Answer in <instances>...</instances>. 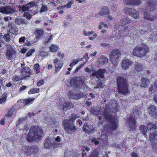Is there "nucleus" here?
<instances>
[{
    "label": "nucleus",
    "mask_w": 157,
    "mask_h": 157,
    "mask_svg": "<svg viewBox=\"0 0 157 157\" xmlns=\"http://www.w3.org/2000/svg\"><path fill=\"white\" fill-rule=\"evenodd\" d=\"M44 134L43 131L40 127L34 125L30 128L26 139L29 142L39 141L41 140Z\"/></svg>",
    "instance_id": "f257e3e1"
},
{
    "label": "nucleus",
    "mask_w": 157,
    "mask_h": 157,
    "mask_svg": "<svg viewBox=\"0 0 157 157\" xmlns=\"http://www.w3.org/2000/svg\"><path fill=\"white\" fill-rule=\"evenodd\" d=\"M77 118L76 115L72 113L70 115L69 119H64L63 120L62 125L65 131L67 133L71 134L76 131L77 128L74 122Z\"/></svg>",
    "instance_id": "f03ea898"
},
{
    "label": "nucleus",
    "mask_w": 157,
    "mask_h": 157,
    "mask_svg": "<svg viewBox=\"0 0 157 157\" xmlns=\"http://www.w3.org/2000/svg\"><path fill=\"white\" fill-rule=\"evenodd\" d=\"M117 90L121 95H127L129 93L128 79L126 76H119L117 78Z\"/></svg>",
    "instance_id": "7ed1b4c3"
},
{
    "label": "nucleus",
    "mask_w": 157,
    "mask_h": 157,
    "mask_svg": "<svg viewBox=\"0 0 157 157\" xmlns=\"http://www.w3.org/2000/svg\"><path fill=\"white\" fill-rule=\"evenodd\" d=\"M104 115L105 119L108 123V128L111 131L116 130L119 126L118 120L108 112H105Z\"/></svg>",
    "instance_id": "20e7f679"
},
{
    "label": "nucleus",
    "mask_w": 157,
    "mask_h": 157,
    "mask_svg": "<svg viewBox=\"0 0 157 157\" xmlns=\"http://www.w3.org/2000/svg\"><path fill=\"white\" fill-rule=\"evenodd\" d=\"M149 52V48L147 45L142 43L133 49L132 54L133 56L140 57L145 56Z\"/></svg>",
    "instance_id": "39448f33"
},
{
    "label": "nucleus",
    "mask_w": 157,
    "mask_h": 157,
    "mask_svg": "<svg viewBox=\"0 0 157 157\" xmlns=\"http://www.w3.org/2000/svg\"><path fill=\"white\" fill-rule=\"evenodd\" d=\"M53 138L47 137L44 140V146L45 148L48 149L60 147L61 146V143H58L53 140Z\"/></svg>",
    "instance_id": "423d86ee"
},
{
    "label": "nucleus",
    "mask_w": 157,
    "mask_h": 157,
    "mask_svg": "<svg viewBox=\"0 0 157 157\" xmlns=\"http://www.w3.org/2000/svg\"><path fill=\"white\" fill-rule=\"evenodd\" d=\"M121 55V51L118 49H113L111 51L109 54V58L114 66H117L118 59Z\"/></svg>",
    "instance_id": "0eeeda50"
},
{
    "label": "nucleus",
    "mask_w": 157,
    "mask_h": 157,
    "mask_svg": "<svg viewBox=\"0 0 157 157\" xmlns=\"http://www.w3.org/2000/svg\"><path fill=\"white\" fill-rule=\"evenodd\" d=\"M22 150L25 154L27 155H30L32 154H36L39 151L37 146L32 145L30 146H24L22 148Z\"/></svg>",
    "instance_id": "6e6552de"
},
{
    "label": "nucleus",
    "mask_w": 157,
    "mask_h": 157,
    "mask_svg": "<svg viewBox=\"0 0 157 157\" xmlns=\"http://www.w3.org/2000/svg\"><path fill=\"white\" fill-rule=\"evenodd\" d=\"M150 27L149 28H147L146 26H143L141 29H140L136 30V31L134 32V34L135 36H137L138 35L140 34V35H144L146 36L147 37H149L148 34L149 33L151 32V29H150Z\"/></svg>",
    "instance_id": "1a4fd4ad"
},
{
    "label": "nucleus",
    "mask_w": 157,
    "mask_h": 157,
    "mask_svg": "<svg viewBox=\"0 0 157 157\" xmlns=\"http://www.w3.org/2000/svg\"><path fill=\"white\" fill-rule=\"evenodd\" d=\"M84 82V80L79 77L73 78L70 81L71 85L76 88H78L80 85H83Z\"/></svg>",
    "instance_id": "9d476101"
},
{
    "label": "nucleus",
    "mask_w": 157,
    "mask_h": 157,
    "mask_svg": "<svg viewBox=\"0 0 157 157\" xmlns=\"http://www.w3.org/2000/svg\"><path fill=\"white\" fill-rule=\"evenodd\" d=\"M150 116L157 119V108L154 105H151L147 109Z\"/></svg>",
    "instance_id": "9b49d317"
},
{
    "label": "nucleus",
    "mask_w": 157,
    "mask_h": 157,
    "mask_svg": "<svg viewBox=\"0 0 157 157\" xmlns=\"http://www.w3.org/2000/svg\"><path fill=\"white\" fill-rule=\"evenodd\" d=\"M84 94L81 92H78L76 93L71 91L68 93V96L70 98H72L76 100H78L84 96Z\"/></svg>",
    "instance_id": "f8f14e48"
},
{
    "label": "nucleus",
    "mask_w": 157,
    "mask_h": 157,
    "mask_svg": "<svg viewBox=\"0 0 157 157\" xmlns=\"http://www.w3.org/2000/svg\"><path fill=\"white\" fill-rule=\"evenodd\" d=\"M53 63L55 65V70L54 73L56 74L62 68L63 63V61L59 60L57 58H56L53 60Z\"/></svg>",
    "instance_id": "ddd939ff"
},
{
    "label": "nucleus",
    "mask_w": 157,
    "mask_h": 157,
    "mask_svg": "<svg viewBox=\"0 0 157 157\" xmlns=\"http://www.w3.org/2000/svg\"><path fill=\"white\" fill-rule=\"evenodd\" d=\"M83 130L84 132L89 134L93 133L95 131L93 125L89 124L88 122H85L84 124Z\"/></svg>",
    "instance_id": "4468645a"
},
{
    "label": "nucleus",
    "mask_w": 157,
    "mask_h": 157,
    "mask_svg": "<svg viewBox=\"0 0 157 157\" xmlns=\"http://www.w3.org/2000/svg\"><path fill=\"white\" fill-rule=\"evenodd\" d=\"M128 118V121L129 124V127L131 129L134 128L136 125V116L133 115L132 113Z\"/></svg>",
    "instance_id": "2eb2a0df"
},
{
    "label": "nucleus",
    "mask_w": 157,
    "mask_h": 157,
    "mask_svg": "<svg viewBox=\"0 0 157 157\" xmlns=\"http://www.w3.org/2000/svg\"><path fill=\"white\" fill-rule=\"evenodd\" d=\"M133 63V62L132 61L128 59H125L122 61L121 66L124 70H127Z\"/></svg>",
    "instance_id": "dca6fc26"
},
{
    "label": "nucleus",
    "mask_w": 157,
    "mask_h": 157,
    "mask_svg": "<svg viewBox=\"0 0 157 157\" xmlns=\"http://www.w3.org/2000/svg\"><path fill=\"white\" fill-rule=\"evenodd\" d=\"M15 53V52L12 48L7 49L5 53L6 58L9 60L12 59L13 56Z\"/></svg>",
    "instance_id": "f3484780"
},
{
    "label": "nucleus",
    "mask_w": 157,
    "mask_h": 157,
    "mask_svg": "<svg viewBox=\"0 0 157 157\" xmlns=\"http://www.w3.org/2000/svg\"><path fill=\"white\" fill-rule=\"evenodd\" d=\"M147 6L150 9H155L157 5V0H148L146 2Z\"/></svg>",
    "instance_id": "a211bd4d"
},
{
    "label": "nucleus",
    "mask_w": 157,
    "mask_h": 157,
    "mask_svg": "<svg viewBox=\"0 0 157 157\" xmlns=\"http://www.w3.org/2000/svg\"><path fill=\"white\" fill-rule=\"evenodd\" d=\"M134 66V71L135 73L143 71L144 69L143 65L140 63L135 62Z\"/></svg>",
    "instance_id": "6ab92c4d"
},
{
    "label": "nucleus",
    "mask_w": 157,
    "mask_h": 157,
    "mask_svg": "<svg viewBox=\"0 0 157 157\" xmlns=\"http://www.w3.org/2000/svg\"><path fill=\"white\" fill-rule=\"evenodd\" d=\"M74 107L73 104L71 101H65L63 105L62 109L63 111H66L67 109H70Z\"/></svg>",
    "instance_id": "aec40b11"
},
{
    "label": "nucleus",
    "mask_w": 157,
    "mask_h": 157,
    "mask_svg": "<svg viewBox=\"0 0 157 157\" xmlns=\"http://www.w3.org/2000/svg\"><path fill=\"white\" fill-rule=\"evenodd\" d=\"M10 32L13 34L17 33L18 29L16 26L12 23H10L8 25Z\"/></svg>",
    "instance_id": "412c9836"
},
{
    "label": "nucleus",
    "mask_w": 157,
    "mask_h": 157,
    "mask_svg": "<svg viewBox=\"0 0 157 157\" xmlns=\"http://www.w3.org/2000/svg\"><path fill=\"white\" fill-rule=\"evenodd\" d=\"M34 34L36 35V39L39 40L44 35V31L42 29H35Z\"/></svg>",
    "instance_id": "4be33fe9"
},
{
    "label": "nucleus",
    "mask_w": 157,
    "mask_h": 157,
    "mask_svg": "<svg viewBox=\"0 0 157 157\" xmlns=\"http://www.w3.org/2000/svg\"><path fill=\"white\" fill-rule=\"evenodd\" d=\"M141 81L140 86L142 88H147L149 84V80L146 78L142 77L141 78Z\"/></svg>",
    "instance_id": "5701e85b"
},
{
    "label": "nucleus",
    "mask_w": 157,
    "mask_h": 157,
    "mask_svg": "<svg viewBox=\"0 0 157 157\" xmlns=\"http://www.w3.org/2000/svg\"><path fill=\"white\" fill-rule=\"evenodd\" d=\"M109 13V8L106 6L101 9L100 12L97 13V16L100 15L101 16L104 15L108 14Z\"/></svg>",
    "instance_id": "b1692460"
},
{
    "label": "nucleus",
    "mask_w": 157,
    "mask_h": 157,
    "mask_svg": "<svg viewBox=\"0 0 157 157\" xmlns=\"http://www.w3.org/2000/svg\"><path fill=\"white\" fill-rule=\"evenodd\" d=\"M153 29H151V32L149 33L148 35L149 37V40L151 41H157V33L154 34L153 32Z\"/></svg>",
    "instance_id": "393cba45"
},
{
    "label": "nucleus",
    "mask_w": 157,
    "mask_h": 157,
    "mask_svg": "<svg viewBox=\"0 0 157 157\" xmlns=\"http://www.w3.org/2000/svg\"><path fill=\"white\" fill-rule=\"evenodd\" d=\"M98 62L101 65H104L108 63V58L104 56H101L98 59Z\"/></svg>",
    "instance_id": "a878e982"
},
{
    "label": "nucleus",
    "mask_w": 157,
    "mask_h": 157,
    "mask_svg": "<svg viewBox=\"0 0 157 157\" xmlns=\"http://www.w3.org/2000/svg\"><path fill=\"white\" fill-rule=\"evenodd\" d=\"M130 19L128 17H123L121 20L120 23L122 26H124L126 24L130 23Z\"/></svg>",
    "instance_id": "bb28decb"
},
{
    "label": "nucleus",
    "mask_w": 157,
    "mask_h": 157,
    "mask_svg": "<svg viewBox=\"0 0 157 157\" xmlns=\"http://www.w3.org/2000/svg\"><path fill=\"white\" fill-rule=\"evenodd\" d=\"M103 74V70L101 69H99L98 71L93 73L92 75L93 76H96V77L103 78L104 77Z\"/></svg>",
    "instance_id": "cd10ccee"
},
{
    "label": "nucleus",
    "mask_w": 157,
    "mask_h": 157,
    "mask_svg": "<svg viewBox=\"0 0 157 157\" xmlns=\"http://www.w3.org/2000/svg\"><path fill=\"white\" fill-rule=\"evenodd\" d=\"M144 17L145 19L151 21H154L156 18L155 16L151 15L150 14L146 12H144Z\"/></svg>",
    "instance_id": "c85d7f7f"
},
{
    "label": "nucleus",
    "mask_w": 157,
    "mask_h": 157,
    "mask_svg": "<svg viewBox=\"0 0 157 157\" xmlns=\"http://www.w3.org/2000/svg\"><path fill=\"white\" fill-rule=\"evenodd\" d=\"M147 129L152 131L154 130L157 128L156 125L155 124H152L151 122L149 123L147 125Z\"/></svg>",
    "instance_id": "c756f323"
},
{
    "label": "nucleus",
    "mask_w": 157,
    "mask_h": 157,
    "mask_svg": "<svg viewBox=\"0 0 157 157\" xmlns=\"http://www.w3.org/2000/svg\"><path fill=\"white\" fill-rule=\"evenodd\" d=\"M149 138L151 142L153 143L155 140L157 139V131L151 133L150 135Z\"/></svg>",
    "instance_id": "7c9ffc66"
},
{
    "label": "nucleus",
    "mask_w": 157,
    "mask_h": 157,
    "mask_svg": "<svg viewBox=\"0 0 157 157\" xmlns=\"http://www.w3.org/2000/svg\"><path fill=\"white\" fill-rule=\"evenodd\" d=\"M124 11L125 14L131 15L133 12H135V10L132 8L125 7L124 9Z\"/></svg>",
    "instance_id": "2f4dec72"
},
{
    "label": "nucleus",
    "mask_w": 157,
    "mask_h": 157,
    "mask_svg": "<svg viewBox=\"0 0 157 157\" xmlns=\"http://www.w3.org/2000/svg\"><path fill=\"white\" fill-rule=\"evenodd\" d=\"M7 97V94L4 93L2 96L1 98H0V104H4L6 101V98Z\"/></svg>",
    "instance_id": "473e14b6"
},
{
    "label": "nucleus",
    "mask_w": 157,
    "mask_h": 157,
    "mask_svg": "<svg viewBox=\"0 0 157 157\" xmlns=\"http://www.w3.org/2000/svg\"><path fill=\"white\" fill-rule=\"evenodd\" d=\"M59 48V47L57 45L54 44H52L49 48L50 51L52 52H56Z\"/></svg>",
    "instance_id": "72a5a7b5"
},
{
    "label": "nucleus",
    "mask_w": 157,
    "mask_h": 157,
    "mask_svg": "<svg viewBox=\"0 0 157 157\" xmlns=\"http://www.w3.org/2000/svg\"><path fill=\"white\" fill-rule=\"evenodd\" d=\"M139 130L144 135V136L146 137L147 136L146 133L147 132V129L145 125H140V127H139Z\"/></svg>",
    "instance_id": "f704fd0d"
},
{
    "label": "nucleus",
    "mask_w": 157,
    "mask_h": 157,
    "mask_svg": "<svg viewBox=\"0 0 157 157\" xmlns=\"http://www.w3.org/2000/svg\"><path fill=\"white\" fill-rule=\"evenodd\" d=\"M15 23L18 25L25 24L27 23L26 21L22 18H17L15 20Z\"/></svg>",
    "instance_id": "c9c22d12"
},
{
    "label": "nucleus",
    "mask_w": 157,
    "mask_h": 157,
    "mask_svg": "<svg viewBox=\"0 0 157 157\" xmlns=\"http://www.w3.org/2000/svg\"><path fill=\"white\" fill-rule=\"evenodd\" d=\"M35 99V98H31L26 99H24L23 100V103L25 105H27L29 104H31Z\"/></svg>",
    "instance_id": "e433bc0d"
},
{
    "label": "nucleus",
    "mask_w": 157,
    "mask_h": 157,
    "mask_svg": "<svg viewBox=\"0 0 157 157\" xmlns=\"http://www.w3.org/2000/svg\"><path fill=\"white\" fill-rule=\"evenodd\" d=\"M40 92V89L39 88H33L31 89L28 91L29 94H32L37 93Z\"/></svg>",
    "instance_id": "4c0bfd02"
},
{
    "label": "nucleus",
    "mask_w": 157,
    "mask_h": 157,
    "mask_svg": "<svg viewBox=\"0 0 157 157\" xmlns=\"http://www.w3.org/2000/svg\"><path fill=\"white\" fill-rule=\"evenodd\" d=\"M15 111V109L13 107L9 108L7 111V113L6 114L9 117H11L13 115V113Z\"/></svg>",
    "instance_id": "58836bf2"
},
{
    "label": "nucleus",
    "mask_w": 157,
    "mask_h": 157,
    "mask_svg": "<svg viewBox=\"0 0 157 157\" xmlns=\"http://www.w3.org/2000/svg\"><path fill=\"white\" fill-rule=\"evenodd\" d=\"M29 4H26L25 5H23V6H19V10L22 12L28 11L29 9Z\"/></svg>",
    "instance_id": "ea45409f"
},
{
    "label": "nucleus",
    "mask_w": 157,
    "mask_h": 157,
    "mask_svg": "<svg viewBox=\"0 0 157 157\" xmlns=\"http://www.w3.org/2000/svg\"><path fill=\"white\" fill-rule=\"evenodd\" d=\"M40 68V66L38 63L36 64L34 66L33 69L35 71V73L36 74H38L39 73Z\"/></svg>",
    "instance_id": "a19ab883"
},
{
    "label": "nucleus",
    "mask_w": 157,
    "mask_h": 157,
    "mask_svg": "<svg viewBox=\"0 0 157 157\" xmlns=\"http://www.w3.org/2000/svg\"><path fill=\"white\" fill-rule=\"evenodd\" d=\"M22 79L20 77L17 75L13 76L12 78V80L13 82H19Z\"/></svg>",
    "instance_id": "79ce46f5"
},
{
    "label": "nucleus",
    "mask_w": 157,
    "mask_h": 157,
    "mask_svg": "<svg viewBox=\"0 0 157 157\" xmlns=\"http://www.w3.org/2000/svg\"><path fill=\"white\" fill-rule=\"evenodd\" d=\"M133 112L134 113H136L137 115H139L140 114V112L139 107H134L133 109Z\"/></svg>",
    "instance_id": "37998d69"
},
{
    "label": "nucleus",
    "mask_w": 157,
    "mask_h": 157,
    "mask_svg": "<svg viewBox=\"0 0 157 157\" xmlns=\"http://www.w3.org/2000/svg\"><path fill=\"white\" fill-rule=\"evenodd\" d=\"M23 17H25L28 20H30L32 17L30 14L28 12H25L24 13Z\"/></svg>",
    "instance_id": "c03bdc74"
},
{
    "label": "nucleus",
    "mask_w": 157,
    "mask_h": 157,
    "mask_svg": "<svg viewBox=\"0 0 157 157\" xmlns=\"http://www.w3.org/2000/svg\"><path fill=\"white\" fill-rule=\"evenodd\" d=\"M142 3L140 0H132V5L133 6L139 5Z\"/></svg>",
    "instance_id": "a18cd8bd"
},
{
    "label": "nucleus",
    "mask_w": 157,
    "mask_h": 157,
    "mask_svg": "<svg viewBox=\"0 0 157 157\" xmlns=\"http://www.w3.org/2000/svg\"><path fill=\"white\" fill-rule=\"evenodd\" d=\"M131 16L135 19H137L139 17V12L135 10V12L133 11Z\"/></svg>",
    "instance_id": "49530a36"
},
{
    "label": "nucleus",
    "mask_w": 157,
    "mask_h": 157,
    "mask_svg": "<svg viewBox=\"0 0 157 157\" xmlns=\"http://www.w3.org/2000/svg\"><path fill=\"white\" fill-rule=\"evenodd\" d=\"M99 153L98 152L96 151H93L90 154L89 157H98Z\"/></svg>",
    "instance_id": "de8ad7c7"
},
{
    "label": "nucleus",
    "mask_w": 157,
    "mask_h": 157,
    "mask_svg": "<svg viewBox=\"0 0 157 157\" xmlns=\"http://www.w3.org/2000/svg\"><path fill=\"white\" fill-rule=\"evenodd\" d=\"M3 38L4 39L5 41L7 42H9L11 40L10 35L9 34H5Z\"/></svg>",
    "instance_id": "09e8293b"
},
{
    "label": "nucleus",
    "mask_w": 157,
    "mask_h": 157,
    "mask_svg": "<svg viewBox=\"0 0 157 157\" xmlns=\"http://www.w3.org/2000/svg\"><path fill=\"white\" fill-rule=\"evenodd\" d=\"M94 33V31H91L88 32H87L85 29L83 31V34L84 36H89L90 35L93 34Z\"/></svg>",
    "instance_id": "8fccbe9b"
},
{
    "label": "nucleus",
    "mask_w": 157,
    "mask_h": 157,
    "mask_svg": "<svg viewBox=\"0 0 157 157\" xmlns=\"http://www.w3.org/2000/svg\"><path fill=\"white\" fill-rule=\"evenodd\" d=\"M44 84V81L43 79L39 80L36 83V85L37 86L40 87L42 86Z\"/></svg>",
    "instance_id": "3c124183"
},
{
    "label": "nucleus",
    "mask_w": 157,
    "mask_h": 157,
    "mask_svg": "<svg viewBox=\"0 0 157 157\" xmlns=\"http://www.w3.org/2000/svg\"><path fill=\"white\" fill-rule=\"evenodd\" d=\"M48 10V7L46 6L43 5L41 7L40 12H43L46 11Z\"/></svg>",
    "instance_id": "603ef678"
},
{
    "label": "nucleus",
    "mask_w": 157,
    "mask_h": 157,
    "mask_svg": "<svg viewBox=\"0 0 157 157\" xmlns=\"http://www.w3.org/2000/svg\"><path fill=\"white\" fill-rule=\"evenodd\" d=\"M7 9L6 7H2L0 8V12L3 13H6L8 14V13L7 12Z\"/></svg>",
    "instance_id": "864d4df0"
},
{
    "label": "nucleus",
    "mask_w": 157,
    "mask_h": 157,
    "mask_svg": "<svg viewBox=\"0 0 157 157\" xmlns=\"http://www.w3.org/2000/svg\"><path fill=\"white\" fill-rule=\"evenodd\" d=\"M72 60L74 61L71 62L69 65L71 67L74 66L75 65L77 64L80 61V60L79 59H73Z\"/></svg>",
    "instance_id": "5fc2aeb1"
},
{
    "label": "nucleus",
    "mask_w": 157,
    "mask_h": 157,
    "mask_svg": "<svg viewBox=\"0 0 157 157\" xmlns=\"http://www.w3.org/2000/svg\"><path fill=\"white\" fill-rule=\"evenodd\" d=\"M35 50L34 49H30L26 54V57H29L34 52Z\"/></svg>",
    "instance_id": "6e6d98bb"
},
{
    "label": "nucleus",
    "mask_w": 157,
    "mask_h": 157,
    "mask_svg": "<svg viewBox=\"0 0 157 157\" xmlns=\"http://www.w3.org/2000/svg\"><path fill=\"white\" fill-rule=\"evenodd\" d=\"M104 84L101 82H98L97 83L96 87L97 88H103L104 87Z\"/></svg>",
    "instance_id": "4d7b16f0"
},
{
    "label": "nucleus",
    "mask_w": 157,
    "mask_h": 157,
    "mask_svg": "<svg viewBox=\"0 0 157 157\" xmlns=\"http://www.w3.org/2000/svg\"><path fill=\"white\" fill-rule=\"evenodd\" d=\"M65 7L64 5L61 6H59L57 7V9L59 10V12L60 13H63V9Z\"/></svg>",
    "instance_id": "13d9d810"
},
{
    "label": "nucleus",
    "mask_w": 157,
    "mask_h": 157,
    "mask_svg": "<svg viewBox=\"0 0 157 157\" xmlns=\"http://www.w3.org/2000/svg\"><path fill=\"white\" fill-rule=\"evenodd\" d=\"M74 0H72L69 2L67 4L64 5V6L65 7H67V8H70L71 7V5L73 4Z\"/></svg>",
    "instance_id": "bf43d9fd"
},
{
    "label": "nucleus",
    "mask_w": 157,
    "mask_h": 157,
    "mask_svg": "<svg viewBox=\"0 0 157 157\" xmlns=\"http://www.w3.org/2000/svg\"><path fill=\"white\" fill-rule=\"evenodd\" d=\"M27 4H29V9L31 7L34 6L36 5L35 3L33 1Z\"/></svg>",
    "instance_id": "052dcab7"
},
{
    "label": "nucleus",
    "mask_w": 157,
    "mask_h": 157,
    "mask_svg": "<svg viewBox=\"0 0 157 157\" xmlns=\"http://www.w3.org/2000/svg\"><path fill=\"white\" fill-rule=\"evenodd\" d=\"M124 3L127 5H132V0H123Z\"/></svg>",
    "instance_id": "680f3d73"
},
{
    "label": "nucleus",
    "mask_w": 157,
    "mask_h": 157,
    "mask_svg": "<svg viewBox=\"0 0 157 157\" xmlns=\"http://www.w3.org/2000/svg\"><path fill=\"white\" fill-rule=\"evenodd\" d=\"M26 40V38L25 36L21 37L19 40V43H24Z\"/></svg>",
    "instance_id": "e2e57ef3"
},
{
    "label": "nucleus",
    "mask_w": 157,
    "mask_h": 157,
    "mask_svg": "<svg viewBox=\"0 0 157 157\" xmlns=\"http://www.w3.org/2000/svg\"><path fill=\"white\" fill-rule=\"evenodd\" d=\"M92 142H94L95 145H97L99 144V142L98 140H97L94 137L92 140Z\"/></svg>",
    "instance_id": "0e129e2a"
},
{
    "label": "nucleus",
    "mask_w": 157,
    "mask_h": 157,
    "mask_svg": "<svg viewBox=\"0 0 157 157\" xmlns=\"http://www.w3.org/2000/svg\"><path fill=\"white\" fill-rule=\"evenodd\" d=\"M97 36V35L95 33L94 34L93 36H90L89 37V39L90 40H93Z\"/></svg>",
    "instance_id": "69168bd1"
},
{
    "label": "nucleus",
    "mask_w": 157,
    "mask_h": 157,
    "mask_svg": "<svg viewBox=\"0 0 157 157\" xmlns=\"http://www.w3.org/2000/svg\"><path fill=\"white\" fill-rule=\"evenodd\" d=\"M31 45V43L30 41L28 40H26L23 45V46L25 47V46H29Z\"/></svg>",
    "instance_id": "338daca9"
},
{
    "label": "nucleus",
    "mask_w": 157,
    "mask_h": 157,
    "mask_svg": "<svg viewBox=\"0 0 157 157\" xmlns=\"http://www.w3.org/2000/svg\"><path fill=\"white\" fill-rule=\"evenodd\" d=\"M131 157H139L138 155L135 152H132L131 154Z\"/></svg>",
    "instance_id": "774afa93"
}]
</instances>
